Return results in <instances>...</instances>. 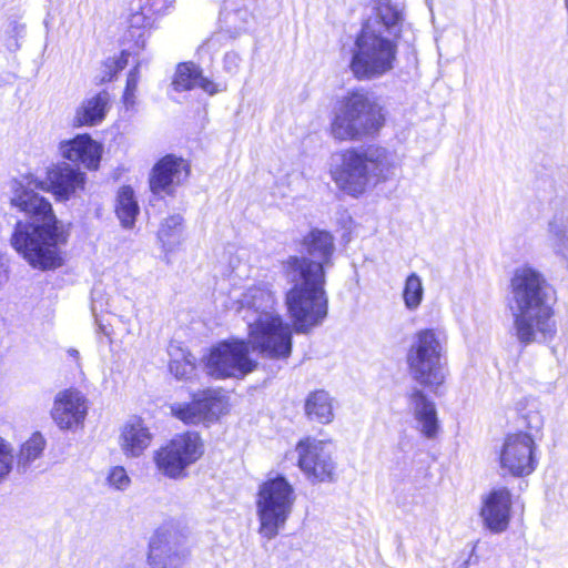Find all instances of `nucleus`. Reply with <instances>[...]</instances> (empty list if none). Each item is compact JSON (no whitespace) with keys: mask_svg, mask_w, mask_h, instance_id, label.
<instances>
[{"mask_svg":"<svg viewBox=\"0 0 568 568\" xmlns=\"http://www.w3.org/2000/svg\"><path fill=\"white\" fill-rule=\"evenodd\" d=\"M303 250L307 256H291L284 264V270H293L296 265H315L321 268L325 276V270L333 265V254L335 252L334 237L329 232L323 230H312L304 236L302 242Z\"/></svg>","mask_w":568,"mask_h":568,"instance_id":"nucleus-15","label":"nucleus"},{"mask_svg":"<svg viewBox=\"0 0 568 568\" xmlns=\"http://www.w3.org/2000/svg\"><path fill=\"white\" fill-rule=\"evenodd\" d=\"M250 342L231 339L212 347L205 363L207 375L217 378L242 379L257 368L258 363L250 356Z\"/></svg>","mask_w":568,"mask_h":568,"instance_id":"nucleus-10","label":"nucleus"},{"mask_svg":"<svg viewBox=\"0 0 568 568\" xmlns=\"http://www.w3.org/2000/svg\"><path fill=\"white\" fill-rule=\"evenodd\" d=\"M68 354H69L71 357H73L74 359H77V361L79 359V351H78V349H75V348H70V349L68 351Z\"/></svg>","mask_w":568,"mask_h":568,"instance_id":"nucleus-42","label":"nucleus"},{"mask_svg":"<svg viewBox=\"0 0 568 568\" xmlns=\"http://www.w3.org/2000/svg\"><path fill=\"white\" fill-rule=\"evenodd\" d=\"M85 396L75 389L60 392L54 399L51 416L60 429H77L88 414Z\"/></svg>","mask_w":568,"mask_h":568,"instance_id":"nucleus-17","label":"nucleus"},{"mask_svg":"<svg viewBox=\"0 0 568 568\" xmlns=\"http://www.w3.org/2000/svg\"><path fill=\"white\" fill-rule=\"evenodd\" d=\"M45 447V439L39 433H34L22 446L19 453V464L23 467L38 459Z\"/></svg>","mask_w":568,"mask_h":568,"instance_id":"nucleus-33","label":"nucleus"},{"mask_svg":"<svg viewBox=\"0 0 568 568\" xmlns=\"http://www.w3.org/2000/svg\"><path fill=\"white\" fill-rule=\"evenodd\" d=\"M110 108V94L101 91L83 100L77 109L74 124L95 125L103 121Z\"/></svg>","mask_w":568,"mask_h":568,"instance_id":"nucleus-26","label":"nucleus"},{"mask_svg":"<svg viewBox=\"0 0 568 568\" xmlns=\"http://www.w3.org/2000/svg\"><path fill=\"white\" fill-rule=\"evenodd\" d=\"M527 427L531 430H539L542 426V417L538 412H530L527 416Z\"/></svg>","mask_w":568,"mask_h":568,"instance_id":"nucleus-38","label":"nucleus"},{"mask_svg":"<svg viewBox=\"0 0 568 568\" xmlns=\"http://www.w3.org/2000/svg\"><path fill=\"white\" fill-rule=\"evenodd\" d=\"M407 407L416 422V429L426 438L434 439L439 430L435 403L416 386L406 394Z\"/></svg>","mask_w":568,"mask_h":568,"instance_id":"nucleus-19","label":"nucleus"},{"mask_svg":"<svg viewBox=\"0 0 568 568\" xmlns=\"http://www.w3.org/2000/svg\"><path fill=\"white\" fill-rule=\"evenodd\" d=\"M158 240L165 253L179 248L184 241L183 217L180 214H172L163 219L158 231Z\"/></svg>","mask_w":568,"mask_h":568,"instance_id":"nucleus-28","label":"nucleus"},{"mask_svg":"<svg viewBox=\"0 0 568 568\" xmlns=\"http://www.w3.org/2000/svg\"><path fill=\"white\" fill-rule=\"evenodd\" d=\"M226 410L227 402L216 389L203 390L191 403L171 405V413L185 424L212 423Z\"/></svg>","mask_w":568,"mask_h":568,"instance_id":"nucleus-14","label":"nucleus"},{"mask_svg":"<svg viewBox=\"0 0 568 568\" xmlns=\"http://www.w3.org/2000/svg\"><path fill=\"white\" fill-rule=\"evenodd\" d=\"M152 438L145 423L139 417H132L121 427L118 444L126 458H138L150 446Z\"/></svg>","mask_w":568,"mask_h":568,"instance_id":"nucleus-22","label":"nucleus"},{"mask_svg":"<svg viewBox=\"0 0 568 568\" xmlns=\"http://www.w3.org/2000/svg\"><path fill=\"white\" fill-rule=\"evenodd\" d=\"M18 29H22V27L18 26V24H14L13 26V30H18Z\"/></svg>","mask_w":568,"mask_h":568,"instance_id":"nucleus-45","label":"nucleus"},{"mask_svg":"<svg viewBox=\"0 0 568 568\" xmlns=\"http://www.w3.org/2000/svg\"><path fill=\"white\" fill-rule=\"evenodd\" d=\"M231 59L235 60L236 55L235 54H226L225 60L229 61Z\"/></svg>","mask_w":568,"mask_h":568,"instance_id":"nucleus-44","label":"nucleus"},{"mask_svg":"<svg viewBox=\"0 0 568 568\" xmlns=\"http://www.w3.org/2000/svg\"><path fill=\"white\" fill-rule=\"evenodd\" d=\"M189 165L180 158L166 155L152 170L150 187L154 194H172L174 187L189 176Z\"/></svg>","mask_w":568,"mask_h":568,"instance_id":"nucleus-20","label":"nucleus"},{"mask_svg":"<svg viewBox=\"0 0 568 568\" xmlns=\"http://www.w3.org/2000/svg\"><path fill=\"white\" fill-rule=\"evenodd\" d=\"M14 455L11 444L0 436V484L4 481L13 468Z\"/></svg>","mask_w":568,"mask_h":568,"instance_id":"nucleus-37","label":"nucleus"},{"mask_svg":"<svg viewBox=\"0 0 568 568\" xmlns=\"http://www.w3.org/2000/svg\"><path fill=\"white\" fill-rule=\"evenodd\" d=\"M447 335L443 328L418 331L408 348L406 362L412 378L430 389L442 386L448 375Z\"/></svg>","mask_w":568,"mask_h":568,"instance_id":"nucleus-7","label":"nucleus"},{"mask_svg":"<svg viewBox=\"0 0 568 568\" xmlns=\"http://www.w3.org/2000/svg\"><path fill=\"white\" fill-rule=\"evenodd\" d=\"M139 212L138 203L134 199L133 190L130 186H123L118 194L116 214L125 227L133 225Z\"/></svg>","mask_w":568,"mask_h":568,"instance_id":"nucleus-31","label":"nucleus"},{"mask_svg":"<svg viewBox=\"0 0 568 568\" xmlns=\"http://www.w3.org/2000/svg\"><path fill=\"white\" fill-rule=\"evenodd\" d=\"M134 93L133 91H128L125 89L124 91V94H123V102L124 104L129 108V106H132L134 104Z\"/></svg>","mask_w":568,"mask_h":568,"instance_id":"nucleus-41","label":"nucleus"},{"mask_svg":"<svg viewBox=\"0 0 568 568\" xmlns=\"http://www.w3.org/2000/svg\"><path fill=\"white\" fill-rule=\"evenodd\" d=\"M169 369L178 379L190 378L195 371V357L180 347H171Z\"/></svg>","mask_w":568,"mask_h":568,"instance_id":"nucleus-30","label":"nucleus"},{"mask_svg":"<svg viewBox=\"0 0 568 568\" xmlns=\"http://www.w3.org/2000/svg\"><path fill=\"white\" fill-rule=\"evenodd\" d=\"M36 189L34 179L27 185L14 183L10 204L27 220L16 223L10 244L33 268L55 270L63 264L62 248L69 241L70 227L57 217L49 200Z\"/></svg>","mask_w":568,"mask_h":568,"instance_id":"nucleus-1","label":"nucleus"},{"mask_svg":"<svg viewBox=\"0 0 568 568\" xmlns=\"http://www.w3.org/2000/svg\"><path fill=\"white\" fill-rule=\"evenodd\" d=\"M115 64V71L123 69V64L120 62H114Z\"/></svg>","mask_w":568,"mask_h":568,"instance_id":"nucleus-43","label":"nucleus"},{"mask_svg":"<svg viewBox=\"0 0 568 568\" xmlns=\"http://www.w3.org/2000/svg\"><path fill=\"white\" fill-rule=\"evenodd\" d=\"M151 9L146 8V10L142 7H138V9L132 8V12L128 18V27L129 32L132 38H136V41H141L144 44V33L145 30L152 27L153 20L151 17Z\"/></svg>","mask_w":568,"mask_h":568,"instance_id":"nucleus-32","label":"nucleus"},{"mask_svg":"<svg viewBox=\"0 0 568 568\" xmlns=\"http://www.w3.org/2000/svg\"><path fill=\"white\" fill-rule=\"evenodd\" d=\"M304 409L311 420L320 424H329L334 419L333 398L324 389L310 393L305 399Z\"/></svg>","mask_w":568,"mask_h":568,"instance_id":"nucleus-27","label":"nucleus"},{"mask_svg":"<svg viewBox=\"0 0 568 568\" xmlns=\"http://www.w3.org/2000/svg\"><path fill=\"white\" fill-rule=\"evenodd\" d=\"M480 517L491 532H504L510 521L511 493L506 487L493 488L483 496Z\"/></svg>","mask_w":568,"mask_h":568,"instance_id":"nucleus-18","label":"nucleus"},{"mask_svg":"<svg viewBox=\"0 0 568 568\" xmlns=\"http://www.w3.org/2000/svg\"><path fill=\"white\" fill-rule=\"evenodd\" d=\"M546 246L560 261L568 262V216L557 212L548 221Z\"/></svg>","mask_w":568,"mask_h":568,"instance_id":"nucleus-25","label":"nucleus"},{"mask_svg":"<svg viewBox=\"0 0 568 568\" xmlns=\"http://www.w3.org/2000/svg\"><path fill=\"white\" fill-rule=\"evenodd\" d=\"M106 484L114 490L125 491L130 488L132 480L123 466H112L106 474Z\"/></svg>","mask_w":568,"mask_h":568,"instance_id":"nucleus-35","label":"nucleus"},{"mask_svg":"<svg viewBox=\"0 0 568 568\" xmlns=\"http://www.w3.org/2000/svg\"><path fill=\"white\" fill-rule=\"evenodd\" d=\"M536 443L527 433L508 435L499 450V466L514 477L530 475L537 467Z\"/></svg>","mask_w":568,"mask_h":568,"instance_id":"nucleus-13","label":"nucleus"},{"mask_svg":"<svg viewBox=\"0 0 568 568\" xmlns=\"http://www.w3.org/2000/svg\"><path fill=\"white\" fill-rule=\"evenodd\" d=\"M172 84L176 91H186L199 87L211 95L225 90V87H221L203 77L201 70L194 63L179 64Z\"/></svg>","mask_w":568,"mask_h":568,"instance_id":"nucleus-24","label":"nucleus"},{"mask_svg":"<svg viewBox=\"0 0 568 568\" xmlns=\"http://www.w3.org/2000/svg\"><path fill=\"white\" fill-rule=\"evenodd\" d=\"M556 295L542 273L530 266L515 270L508 294L513 331L523 346L551 341L557 333Z\"/></svg>","mask_w":568,"mask_h":568,"instance_id":"nucleus-2","label":"nucleus"},{"mask_svg":"<svg viewBox=\"0 0 568 568\" xmlns=\"http://www.w3.org/2000/svg\"><path fill=\"white\" fill-rule=\"evenodd\" d=\"M395 158L387 149L371 144L349 148L333 158L331 176L338 189L352 196L394 175Z\"/></svg>","mask_w":568,"mask_h":568,"instance_id":"nucleus-5","label":"nucleus"},{"mask_svg":"<svg viewBox=\"0 0 568 568\" xmlns=\"http://www.w3.org/2000/svg\"><path fill=\"white\" fill-rule=\"evenodd\" d=\"M63 158L79 162L89 170H97L101 160L102 146L88 134H79L74 139L60 144Z\"/></svg>","mask_w":568,"mask_h":568,"instance_id":"nucleus-23","label":"nucleus"},{"mask_svg":"<svg viewBox=\"0 0 568 568\" xmlns=\"http://www.w3.org/2000/svg\"><path fill=\"white\" fill-rule=\"evenodd\" d=\"M384 121L381 105L367 92L352 91L338 101L331 132L341 141H358L378 132Z\"/></svg>","mask_w":568,"mask_h":568,"instance_id":"nucleus-8","label":"nucleus"},{"mask_svg":"<svg viewBox=\"0 0 568 568\" xmlns=\"http://www.w3.org/2000/svg\"><path fill=\"white\" fill-rule=\"evenodd\" d=\"M84 185L85 173L64 162L50 166L45 180L34 179V187L51 192L58 201L75 196Z\"/></svg>","mask_w":568,"mask_h":568,"instance_id":"nucleus-16","label":"nucleus"},{"mask_svg":"<svg viewBox=\"0 0 568 568\" xmlns=\"http://www.w3.org/2000/svg\"><path fill=\"white\" fill-rule=\"evenodd\" d=\"M114 314L119 321L125 326L128 334L132 333V318L136 316L135 305L132 300L121 297L118 301V306L114 308Z\"/></svg>","mask_w":568,"mask_h":568,"instance_id":"nucleus-36","label":"nucleus"},{"mask_svg":"<svg viewBox=\"0 0 568 568\" xmlns=\"http://www.w3.org/2000/svg\"><path fill=\"white\" fill-rule=\"evenodd\" d=\"M402 21L397 6L390 0H377L374 16L364 24L352 50L349 69L356 79L372 80L393 70Z\"/></svg>","mask_w":568,"mask_h":568,"instance_id":"nucleus-3","label":"nucleus"},{"mask_svg":"<svg viewBox=\"0 0 568 568\" xmlns=\"http://www.w3.org/2000/svg\"><path fill=\"white\" fill-rule=\"evenodd\" d=\"M295 452L297 466L310 483L334 480L336 463L329 442L307 437L297 443Z\"/></svg>","mask_w":568,"mask_h":568,"instance_id":"nucleus-12","label":"nucleus"},{"mask_svg":"<svg viewBox=\"0 0 568 568\" xmlns=\"http://www.w3.org/2000/svg\"><path fill=\"white\" fill-rule=\"evenodd\" d=\"M235 304L247 324L252 351L267 359L288 358L292 353V328L276 311L274 292L264 284L251 286Z\"/></svg>","mask_w":568,"mask_h":568,"instance_id":"nucleus-4","label":"nucleus"},{"mask_svg":"<svg viewBox=\"0 0 568 568\" xmlns=\"http://www.w3.org/2000/svg\"><path fill=\"white\" fill-rule=\"evenodd\" d=\"M138 68L135 67L133 70L130 71L128 79H126V87L125 89L128 91L135 92L138 83H139V74H138Z\"/></svg>","mask_w":568,"mask_h":568,"instance_id":"nucleus-39","label":"nucleus"},{"mask_svg":"<svg viewBox=\"0 0 568 568\" xmlns=\"http://www.w3.org/2000/svg\"><path fill=\"white\" fill-rule=\"evenodd\" d=\"M7 278H8L7 265L4 263L2 254L0 253V288L6 283Z\"/></svg>","mask_w":568,"mask_h":568,"instance_id":"nucleus-40","label":"nucleus"},{"mask_svg":"<svg viewBox=\"0 0 568 568\" xmlns=\"http://www.w3.org/2000/svg\"><path fill=\"white\" fill-rule=\"evenodd\" d=\"M204 454V444L197 433L175 435L154 453L158 469L172 479L184 478L186 469Z\"/></svg>","mask_w":568,"mask_h":568,"instance_id":"nucleus-11","label":"nucleus"},{"mask_svg":"<svg viewBox=\"0 0 568 568\" xmlns=\"http://www.w3.org/2000/svg\"><path fill=\"white\" fill-rule=\"evenodd\" d=\"M424 296L425 287L422 277L415 272L410 273L405 278L402 292L405 308L409 312L417 311L424 301Z\"/></svg>","mask_w":568,"mask_h":568,"instance_id":"nucleus-29","label":"nucleus"},{"mask_svg":"<svg viewBox=\"0 0 568 568\" xmlns=\"http://www.w3.org/2000/svg\"><path fill=\"white\" fill-rule=\"evenodd\" d=\"M295 501V488L286 477L276 474L264 480L258 486L255 501L260 534L267 539L276 537L291 516Z\"/></svg>","mask_w":568,"mask_h":568,"instance_id":"nucleus-9","label":"nucleus"},{"mask_svg":"<svg viewBox=\"0 0 568 568\" xmlns=\"http://www.w3.org/2000/svg\"><path fill=\"white\" fill-rule=\"evenodd\" d=\"M189 550L178 545L174 538L156 532L149 545L148 562L151 568H183Z\"/></svg>","mask_w":568,"mask_h":568,"instance_id":"nucleus-21","label":"nucleus"},{"mask_svg":"<svg viewBox=\"0 0 568 568\" xmlns=\"http://www.w3.org/2000/svg\"><path fill=\"white\" fill-rule=\"evenodd\" d=\"M91 312L95 320V323L99 326L100 332L103 333L105 336H110L111 333L99 320L100 314L104 312H111L109 298L106 297V294L102 290L94 288L92 291Z\"/></svg>","mask_w":568,"mask_h":568,"instance_id":"nucleus-34","label":"nucleus"},{"mask_svg":"<svg viewBox=\"0 0 568 568\" xmlns=\"http://www.w3.org/2000/svg\"><path fill=\"white\" fill-rule=\"evenodd\" d=\"M292 287L285 296V304L295 332L307 333L321 325L327 316L328 298L325 292V276L315 265L285 270Z\"/></svg>","mask_w":568,"mask_h":568,"instance_id":"nucleus-6","label":"nucleus"}]
</instances>
